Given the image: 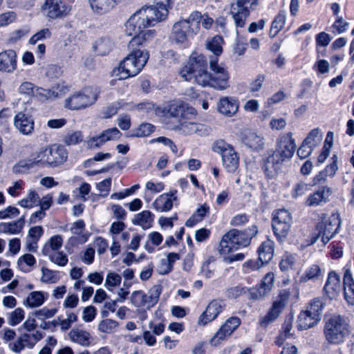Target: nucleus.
<instances>
[{
	"instance_id": "nucleus-1",
	"label": "nucleus",
	"mask_w": 354,
	"mask_h": 354,
	"mask_svg": "<svg viewBox=\"0 0 354 354\" xmlns=\"http://www.w3.org/2000/svg\"><path fill=\"white\" fill-rule=\"evenodd\" d=\"M168 15L167 4L157 3L156 6H147L136 12L125 24V32L133 36L128 44L130 50H142L156 35L154 30L144 31L164 20Z\"/></svg>"
},
{
	"instance_id": "nucleus-2",
	"label": "nucleus",
	"mask_w": 354,
	"mask_h": 354,
	"mask_svg": "<svg viewBox=\"0 0 354 354\" xmlns=\"http://www.w3.org/2000/svg\"><path fill=\"white\" fill-rule=\"evenodd\" d=\"M292 136V133H288L279 137L276 150L265 160L263 170L268 177L274 178L281 169L283 162L294 155L296 144Z\"/></svg>"
},
{
	"instance_id": "nucleus-3",
	"label": "nucleus",
	"mask_w": 354,
	"mask_h": 354,
	"mask_svg": "<svg viewBox=\"0 0 354 354\" xmlns=\"http://www.w3.org/2000/svg\"><path fill=\"white\" fill-rule=\"evenodd\" d=\"M181 77L186 81L196 83L203 87H212L211 74L207 71V60L201 54L193 53L180 71Z\"/></svg>"
},
{
	"instance_id": "nucleus-4",
	"label": "nucleus",
	"mask_w": 354,
	"mask_h": 354,
	"mask_svg": "<svg viewBox=\"0 0 354 354\" xmlns=\"http://www.w3.org/2000/svg\"><path fill=\"white\" fill-rule=\"evenodd\" d=\"M149 53L145 50H130V53L113 71V75L118 80H125L137 75L149 59Z\"/></svg>"
},
{
	"instance_id": "nucleus-5",
	"label": "nucleus",
	"mask_w": 354,
	"mask_h": 354,
	"mask_svg": "<svg viewBox=\"0 0 354 354\" xmlns=\"http://www.w3.org/2000/svg\"><path fill=\"white\" fill-rule=\"evenodd\" d=\"M257 232L256 225L243 231L232 229L223 236L218 250L221 254H227L234 250L246 247L250 243L252 237Z\"/></svg>"
},
{
	"instance_id": "nucleus-6",
	"label": "nucleus",
	"mask_w": 354,
	"mask_h": 354,
	"mask_svg": "<svg viewBox=\"0 0 354 354\" xmlns=\"http://www.w3.org/2000/svg\"><path fill=\"white\" fill-rule=\"evenodd\" d=\"M340 225L341 221L337 214H332L328 217L325 213L319 214L315 236L311 238V245L321 237L322 245L324 246L337 232Z\"/></svg>"
},
{
	"instance_id": "nucleus-7",
	"label": "nucleus",
	"mask_w": 354,
	"mask_h": 354,
	"mask_svg": "<svg viewBox=\"0 0 354 354\" xmlns=\"http://www.w3.org/2000/svg\"><path fill=\"white\" fill-rule=\"evenodd\" d=\"M200 15L193 12L186 19L175 23L172 28V38L176 43L187 44L199 31Z\"/></svg>"
},
{
	"instance_id": "nucleus-8",
	"label": "nucleus",
	"mask_w": 354,
	"mask_h": 354,
	"mask_svg": "<svg viewBox=\"0 0 354 354\" xmlns=\"http://www.w3.org/2000/svg\"><path fill=\"white\" fill-rule=\"evenodd\" d=\"M349 322L347 317L339 314H333L326 319L324 335L331 344L342 342L348 333Z\"/></svg>"
},
{
	"instance_id": "nucleus-9",
	"label": "nucleus",
	"mask_w": 354,
	"mask_h": 354,
	"mask_svg": "<svg viewBox=\"0 0 354 354\" xmlns=\"http://www.w3.org/2000/svg\"><path fill=\"white\" fill-rule=\"evenodd\" d=\"M259 4V0H234L230 4V13L236 28H244L251 11Z\"/></svg>"
},
{
	"instance_id": "nucleus-10",
	"label": "nucleus",
	"mask_w": 354,
	"mask_h": 354,
	"mask_svg": "<svg viewBox=\"0 0 354 354\" xmlns=\"http://www.w3.org/2000/svg\"><path fill=\"white\" fill-rule=\"evenodd\" d=\"M212 150L222 157L224 168L230 173H234L239 165V157L233 147L223 140L214 142Z\"/></svg>"
},
{
	"instance_id": "nucleus-11",
	"label": "nucleus",
	"mask_w": 354,
	"mask_h": 354,
	"mask_svg": "<svg viewBox=\"0 0 354 354\" xmlns=\"http://www.w3.org/2000/svg\"><path fill=\"white\" fill-rule=\"evenodd\" d=\"M97 94L95 90L88 87L77 92L65 100V107L70 110H80L86 108L95 102Z\"/></svg>"
},
{
	"instance_id": "nucleus-12",
	"label": "nucleus",
	"mask_w": 354,
	"mask_h": 354,
	"mask_svg": "<svg viewBox=\"0 0 354 354\" xmlns=\"http://www.w3.org/2000/svg\"><path fill=\"white\" fill-rule=\"evenodd\" d=\"M161 292L162 286L155 285L150 288L148 293H145L142 290L133 292L131 301L135 307L149 310L157 304Z\"/></svg>"
},
{
	"instance_id": "nucleus-13",
	"label": "nucleus",
	"mask_w": 354,
	"mask_h": 354,
	"mask_svg": "<svg viewBox=\"0 0 354 354\" xmlns=\"http://www.w3.org/2000/svg\"><path fill=\"white\" fill-rule=\"evenodd\" d=\"M292 224L290 212L281 209L274 211L272 217V229L277 239L282 241L288 234Z\"/></svg>"
},
{
	"instance_id": "nucleus-14",
	"label": "nucleus",
	"mask_w": 354,
	"mask_h": 354,
	"mask_svg": "<svg viewBox=\"0 0 354 354\" xmlns=\"http://www.w3.org/2000/svg\"><path fill=\"white\" fill-rule=\"evenodd\" d=\"M289 297L290 292L288 290H282L280 291L278 298L273 302L267 315L259 320L261 326L266 328L270 323L274 321L280 315Z\"/></svg>"
},
{
	"instance_id": "nucleus-15",
	"label": "nucleus",
	"mask_w": 354,
	"mask_h": 354,
	"mask_svg": "<svg viewBox=\"0 0 354 354\" xmlns=\"http://www.w3.org/2000/svg\"><path fill=\"white\" fill-rule=\"evenodd\" d=\"M42 9L48 17L57 19L68 15L71 8L62 0H46Z\"/></svg>"
},
{
	"instance_id": "nucleus-16",
	"label": "nucleus",
	"mask_w": 354,
	"mask_h": 354,
	"mask_svg": "<svg viewBox=\"0 0 354 354\" xmlns=\"http://www.w3.org/2000/svg\"><path fill=\"white\" fill-rule=\"evenodd\" d=\"M47 167H56L67 159L66 149L60 145H53L45 148Z\"/></svg>"
},
{
	"instance_id": "nucleus-17",
	"label": "nucleus",
	"mask_w": 354,
	"mask_h": 354,
	"mask_svg": "<svg viewBox=\"0 0 354 354\" xmlns=\"http://www.w3.org/2000/svg\"><path fill=\"white\" fill-rule=\"evenodd\" d=\"M240 324L241 319L239 317H232L229 318L211 339V344L214 346L217 345L219 344L220 341L230 336Z\"/></svg>"
},
{
	"instance_id": "nucleus-18",
	"label": "nucleus",
	"mask_w": 354,
	"mask_h": 354,
	"mask_svg": "<svg viewBox=\"0 0 354 354\" xmlns=\"http://www.w3.org/2000/svg\"><path fill=\"white\" fill-rule=\"evenodd\" d=\"M177 190L173 189L168 193L160 195L153 203V207L158 212H164L170 211L174 204H177Z\"/></svg>"
},
{
	"instance_id": "nucleus-19",
	"label": "nucleus",
	"mask_w": 354,
	"mask_h": 354,
	"mask_svg": "<svg viewBox=\"0 0 354 354\" xmlns=\"http://www.w3.org/2000/svg\"><path fill=\"white\" fill-rule=\"evenodd\" d=\"M176 129L179 133L185 136L196 134L198 136H203L209 133V128L205 124L192 121L181 122L176 127Z\"/></svg>"
},
{
	"instance_id": "nucleus-20",
	"label": "nucleus",
	"mask_w": 354,
	"mask_h": 354,
	"mask_svg": "<svg viewBox=\"0 0 354 354\" xmlns=\"http://www.w3.org/2000/svg\"><path fill=\"white\" fill-rule=\"evenodd\" d=\"M224 307L221 300L214 299L206 307L205 310L199 317L198 324L205 326L217 317Z\"/></svg>"
},
{
	"instance_id": "nucleus-21",
	"label": "nucleus",
	"mask_w": 354,
	"mask_h": 354,
	"mask_svg": "<svg viewBox=\"0 0 354 354\" xmlns=\"http://www.w3.org/2000/svg\"><path fill=\"white\" fill-rule=\"evenodd\" d=\"M17 66V55L14 50L0 53V72L12 73Z\"/></svg>"
},
{
	"instance_id": "nucleus-22",
	"label": "nucleus",
	"mask_w": 354,
	"mask_h": 354,
	"mask_svg": "<svg viewBox=\"0 0 354 354\" xmlns=\"http://www.w3.org/2000/svg\"><path fill=\"white\" fill-rule=\"evenodd\" d=\"M211 71L212 88L222 91L230 86V75L224 67L216 68Z\"/></svg>"
},
{
	"instance_id": "nucleus-23",
	"label": "nucleus",
	"mask_w": 354,
	"mask_h": 354,
	"mask_svg": "<svg viewBox=\"0 0 354 354\" xmlns=\"http://www.w3.org/2000/svg\"><path fill=\"white\" fill-rule=\"evenodd\" d=\"M14 125L23 135H29L34 129L33 120L30 115L23 112H19L15 115Z\"/></svg>"
},
{
	"instance_id": "nucleus-24",
	"label": "nucleus",
	"mask_w": 354,
	"mask_h": 354,
	"mask_svg": "<svg viewBox=\"0 0 354 354\" xmlns=\"http://www.w3.org/2000/svg\"><path fill=\"white\" fill-rule=\"evenodd\" d=\"M242 142L248 148L259 151L263 149L265 142L261 134L253 131H246L242 138Z\"/></svg>"
},
{
	"instance_id": "nucleus-25",
	"label": "nucleus",
	"mask_w": 354,
	"mask_h": 354,
	"mask_svg": "<svg viewBox=\"0 0 354 354\" xmlns=\"http://www.w3.org/2000/svg\"><path fill=\"white\" fill-rule=\"evenodd\" d=\"M344 299L350 306L354 305V279L351 270L346 268L343 278Z\"/></svg>"
},
{
	"instance_id": "nucleus-26",
	"label": "nucleus",
	"mask_w": 354,
	"mask_h": 354,
	"mask_svg": "<svg viewBox=\"0 0 354 354\" xmlns=\"http://www.w3.org/2000/svg\"><path fill=\"white\" fill-rule=\"evenodd\" d=\"M274 274L269 272L263 277L257 289L250 292V296L254 299L265 297L272 288L274 283Z\"/></svg>"
},
{
	"instance_id": "nucleus-27",
	"label": "nucleus",
	"mask_w": 354,
	"mask_h": 354,
	"mask_svg": "<svg viewBox=\"0 0 354 354\" xmlns=\"http://www.w3.org/2000/svg\"><path fill=\"white\" fill-rule=\"evenodd\" d=\"M239 104L236 100L225 97L220 100L218 104V111L226 116L231 117L238 111Z\"/></svg>"
},
{
	"instance_id": "nucleus-28",
	"label": "nucleus",
	"mask_w": 354,
	"mask_h": 354,
	"mask_svg": "<svg viewBox=\"0 0 354 354\" xmlns=\"http://www.w3.org/2000/svg\"><path fill=\"white\" fill-rule=\"evenodd\" d=\"M332 194V190L327 186L318 187L311 194V205H322L326 203Z\"/></svg>"
},
{
	"instance_id": "nucleus-29",
	"label": "nucleus",
	"mask_w": 354,
	"mask_h": 354,
	"mask_svg": "<svg viewBox=\"0 0 354 354\" xmlns=\"http://www.w3.org/2000/svg\"><path fill=\"white\" fill-rule=\"evenodd\" d=\"M120 0H88L92 10L98 15L107 13Z\"/></svg>"
},
{
	"instance_id": "nucleus-30",
	"label": "nucleus",
	"mask_w": 354,
	"mask_h": 354,
	"mask_svg": "<svg viewBox=\"0 0 354 354\" xmlns=\"http://www.w3.org/2000/svg\"><path fill=\"white\" fill-rule=\"evenodd\" d=\"M258 253L261 265L268 263L274 255V242L269 239L263 241L258 249Z\"/></svg>"
},
{
	"instance_id": "nucleus-31",
	"label": "nucleus",
	"mask_w": 354,
	"mask_h": 354,
	"mask_svg": "<svg viewBox=\"0 0 354 354\" xmlns=\"http://www.w3.org/2000/svg\"><path fill=\"white\" fill-rule=\"evenodd\" d=\"M324 290L330 297H335L339 292L341 290V280L339 276L336 272H329Z\"/></svg>"
},
{
	"instance_id": "nucleus-32",
	"label": "nucleus",
	"mask_w": 354,
	"mask_h": 354,
	"mask_svg": "<svg viewBox=\"0 0 354 354\" xmlns=\"http://www.w3.org/2000/svg\"><path fill=\"white\" fill-rule=\"evenodd\" d=\"M70 339L82 346H88L91 344V335L88 332L79 329H72L68 333Z\"/></svg>"
},
{
	"instance_id": "nucleus-33",
	"label": "nucleus",
	"mask_w": 354,
	"mask_h": 354,
	"mask_svg": "<svg viewBox=\"0 0 354 354\" xmlns=\"http://www.w3.org/2000/svg\"><path fill=\"white\" fill-rule=\"evenodd\" d=\"M24 225L25 216H22L17 221L1 223L0 227L3 233L17 234L22 231Z\"/></svg>"
},
{
	"instance_id": "nucleus-34",
	"label": "nucleus",
	"mask_w": 354,
	"mask_h": 354,
	"mask_svg": "<svg viewBox=\"0 0 354 354\" xmlns=\"http://www.w3.org/2000/svg\"><path fill=\"white\" fill-rule=\"evenodd\" d=\"M153 221V215L149 210H145L135 215L132 220L134 225L142 227V229L147 230L151 227Z\"/></svg>"
},
{
	"instance_id": "nucleus-35",
	"label": "nucleus",
	"mask_w": 354,
	"mask_h": 354,
	"mask_svg": "<svg viewBox=\"0 0 354 354\" xmlns=\"http://www.w3.org/2000/svg\"><path fill=\"white\" fill-rule=\"evenodd\" d=\"M155 126L150 123H142L137 128L127 133V138H142L150 136L155 131Z\"/></svg>"
},
{
	"instance_id": "nucleus-36",
	"label": "nucleus",
	"mask_w": 354,
	"mask_h": 354,
	"mask_svg": "<svg viewBox=\"0 0 354 354\" xmlns=\"http://www.w3.org/2000/svg\"><path fill=\"white\" fill-rule=\"evenodd\" d=\"M113 46L114 43L109 37H103L95 41L93 48L97 55L104 56L108 54Z\"/></svg>"
},
{
	"instance_id": "nucleus-37",
	"label": "nucleus",
	"mask_w": 354,
	"mask_h": 354,
	"mask_svg": "<svg viewBox=\"0 0 354 354\" xmlns=\"http://www.w3.org/2000/svg\"><path fill=\"white\" fill-rule=\"evenodd\" d=\"M46 299L43 292L33 291L24 300L23 304L29 308H36L41 306Z\"/></svg>"
},
{
	"instance_id": "nucleus-38",
	"label": "nucleus",
	"mask_w": 354,
	"mask_h": 354,
	"mask_svg": "<svg viewBox=\"0 0 354 354\" xmlns=\"http://www.w3.org/2000/svg\"><path fill=\"white\" fill-rule=\"evenodd\" d=\"M63 244V238L61 235H55L51 236L48 242L44 245L42 249V254H49L53 251L59 250Z\"/></svg>"
},
{
	"instance_id": "nucleus-39",
	"label": "nucleus",
	"mask_w": 354,
	"mask_h": 354,
	"mask_svg": "<svg viewBox=\"0 0 354 354\" xmlns=\"http://www.w3.org/2000/svg\"><path fill=\"white\" fill-rule=\"evenodd\" d=\"M333 145V133L332 131H329L327 133L324 146L322 149V151L319 155L317 157V162L318 164L323 163L326 158L328 157L330 149Z\"/></svg>"
},
{
	"instance_id": "nucleus-40",
	"label": "nucleus",
	"mask_w": 354,
	"mask_h": 354,
	"mask_svg": "<svg viewBox=\"0 0 354 354\" xmlns=\"http://www.w3.org/2000/svg\"><path fill=\"white\" fill-rule=\"evenodd\" d=\"M324 303L319 299H315L311 303V327L322 319Z\"/></svg>"
},
{
	"instance_id": "nucleus-41",
	"label": "nucleus",
	"mask_w": 354,
	"mask_h": 354,
	"mask_svg": "<svg viewBox=\"0 0 354 354\" xmlns=\"http://www.w3.org/2000/svg\"><path fill=\"white\" fill-rule=\"evenodd\" d=\"M286 22V14L284 11H280L272 22L270 36L274 37L283 28Z\"/></svg>"
},
{
	"instance_id": "nucleus-42",
	"label": "nucleus",
	"mask_w": 354,
	"mask_h": 354,
	"mask_svg": "<svg viewBox=\"0 0 354 354\" xmlns=\"http://www.w3.org/2000/svg\"><path fill=\"white\" fill-rule=\"evenodd\" d=\"M41 281L45 283H55L59 281L61 277L59 272L53 270L46 267H42Z\"/></svg>"
},
{
	"instance_id": "nucleus-43",
	"label": "nucleus",
	"mask_w": 354,
	"mask_h": 354,
	"mask_svg": "<svg viewBox=\"0 0 354 354\" xmlns=\"http://www.w3.org/2000/svg\"><path fill=\"white\" fill-rule=\"evenodd\" d=\"M39 196L35 190H30L27 196L18 202V204L25 208H32L38 205Z\"/></svg>"
},
{
	"instance_id": "nucleus-44",
	"label": "nucleus",
	"mask_w": 354,
	"mask_h": 354,
	"mask_svg": "<svg viewBox=\"0 0 354 354\" xmlns=\"http://www.w3.org/2000/svg\"><path fill=\"white\" fill-rule=\"evenodd\" d=\"M223 39L221 36L216 35L206 44L207 48L216 55H221L223 52Z\"/></svg>"
},
{
	"instance_id": "nucleus-45",
	"label": "nucleus",
	"mask_w": 354,
	"mask_h": 354,
	"mask_svg": "<svg viewBox=\"0 0 354 354\" xmlns=\"http://www.w3.org/2000/svg\"><path fill=\"white\" fill-rule=\"evenodd\" d=\"M292 322L290 320L286 321L282 326V330L277 337L275 343L277 346H281L287 338L292 337L293 334L291 333Z\"/></svg>"
},
{
	"instance_id": "nucleus-46",
	"label": "nucleus",
	"mask_w": 354,
	"mask_h": 354,
	"mask_svg": "<svg viewBox=\"0 0 354 354\" xmlns=\"http://www.w3.org/2000/svg\"><path fill=\"white\" fill-rule=\"evenodd\" d=\"M118 326L119 324L117 321L106 319L99 323L97 328L102 333L110 334L114 333Z\"/></svg>"
},
{
	"instance_id": "nucleus-47",
	"label": "nucleus",
	"mask_w": 354,
	"mask_h": 354,
	"mask_svg": "<svg viewBox=\"0 0 354 354\" xmlns=\"http://www.w3.org/2000/svg\"><path fill=\"white\" fill-rule=\"evenodd\" d=\"M44 256L48 257L49 260L52 263H53L60 267H64V266H66L68 262V259L67 255L65 253H64V252H62V251L51 252V253H49V254H44Z\"/></svg>"
},
{
	"instance_id": "nucleus-48",
	"label": "nucleus",
	"mask_w": 354,
	"mask_h": 354,
	"mask_svg": "<svg viewBox=\"0 0 354 354\" xmlns=\"http://www.w3.org/2000/svg\"><path fill=\"white\" fill-rule=\"evenodd\" d=\"M330 39H331L330 35L325 32H322L316 35L315 41L317 48L318 57H319V54L324 55V53L325 52V50H321L319 48L326 47L330 43Z\"/></svg>"
},
{
	"instance_id": "nucleus-49",
	"label": "nucleus",
	"mask_w": 354,
	"mask_h": 354,
	"mask_svg": "<svg viewBox=\"0 0 354 354\" xmlns=\"http://www.w3.org/2000/svg\"><path fill=\"white\" fill-rule=\"evenodd\" d=\"M122 278L120 274L114 272H109L106 277L104 286L109 290L113 288L118 286L121 283Z\"/></svg>"
},
{
	"instance_id": "nucleus-50",
	"label": "nucleus",
	"mask_w": 354,
	"mask_h": 354,
	"mask_svg": "<svg viewBox=\"0 0 354 354\" xmlns=\"http://www.w3.org/2000/svg\"><path fill=\"white\" fill-rule=\"evenodd\" d=\"M35 97L39 98L41 100L55 99L58 97V92L53 89L36 87Z\"/></svg>"
},
{
	"instance_id": "nucleus-51",
	"label": "nucleus",
	"mask_w": 354,
	"mask_h": 354,
	"mask_svg": "<svg viewBox=\"0 0 354 354\" xmlns=\"http://www.w3.org/2000/svg\"><path fill=\"white\" fill-rule=\"evenodd\" d=\"M24 318V310L17 308L8 315V322L11 326H16Z\"/></svg>"
},
{
	"instance_id": "nucleus-52",
	"label": "nucleus",
	"mask_w": 354,
	"mask_h": 354,
	"mask_svg": "<svg viewBox=\"0 0 354 354\" xmlns=\"http://www.w3.org/2000/svg\"><path fill=\"white\" fill-rule=\"evenodd\" d=\"M17 263L20 269L26 271L27 267L33 266L36 263V260L33 255L26 254L18 259Z\"/></svg>"
},
{
	"instance_id": "nucleus-53",
	"label": "nucleus",
	"mask_w": 354,
	"mask_h": 354,
	"mask_svg": "<svg viewBox=\"0 0 354 354\" xmlns=\"http://www.w3.org/2000/svg\"><path fill=\"white\" fill-rule=\"evenodd\" d=\"M249 291L246 287L240 286L229 288L225 291L226 297L229 299H236Z\"/></svg>"
},
{
	"instance_id": "nucleus-54",
	"label": "nucleus",
	"mask_w": 354,
	"mask_h": 354,
	"mask_svg": "<svg viewBox=\"0 0 354 354\" xmlns=\"http://www.w3.org/2000/svg\"><path fill=\"white\" fill-rule=\"evenodd\" d=\"M310 311L308 310L300 313L297 319V328L299 330H307L310 328Z\"/></svg>"
},
{
	"instance_id": "nucleus-55",
	"label": "nucleus",
	"mask_w": 354,
	"mask_h": 354,
	"mask_svg": "<svg viewBox=\"0 0 354 354\" xmlns=\"http://www.w3.org/2000/svg\"><path fill=\"white\" fill-rule=\"evenodd\" d=\"M156 142L161 143L165 146L169 147L174 154H176L178 153V148L176 145L170 138L164 136H160L156 138H153L149 141V143L151 145Z\"/></svg>"
},
{
	"instance_id": "nucleus-56",
	"label": "nucleus",
	"mask_w": 354,
	"mask_h": 354,
	"mask_svg": "<svg viewBox=\"0 0 354 354\" xmlns=\"http://www.w3.org/2000/svg\"><path fill=\"white\" fill-rule=\"evenodd\" d=\"M46 160L45 149H43L32 154L30 161L33 166L39 165L41 167H47V162Z\"/></svg>"
},
{
	"instance_id": "nucleus-57",
	"label": "nucleus",
	"mask_w": 354,
	"mask_h": 354,
	"mask_svg": "<svg viewBox=\"0 0 354 354\" xmlns=\"http://www.w3.org/2000/svg\"><path fill=\"white\" fill-rule=\"evenodd\" d=\"M83 140V136L81 131H74L68 133L64 138V142L68 145H76Z\"/></svg>"
},
{
	"instance_id": "nucleus-58",
	"label": "nucleus",
	"mask_w": 354,
	"mask_h": 354,
	"mask_svg": "<svg viewBox=\"0 0 354 354\" xmlns=\"http://www.w3.org/2000/svg\"><path fill=\"white\" fill-rule=\"evenodd\" d=\"M313 68L319 75L326 74L329 72L330 64L327 60L319 59L315 63Z\"/></svg>"
},
{
	"instance_id": "nucleus-59",
	"label": "nucleus",
	"mask_w": 354,
	"mask_h": 354,
	"mask_svg": "<svg viewBox=\"0 0 354 354\" xmlns=\"http://www.w3.org/2000/svg\"><path fill=\"white\" fill-rule=\"evenodd\" d=\"M124 106V103L122 102H117L107 106L103 112V116L105 118H110L113 115H115L118 111L122 109Z\"/></svg>"
},
{
	"instance_id": "nucleus-60",
	"label": "nucleus",
	"mask_w": 354,
	"mask_h": 354,
	"mask_svg": "<svg viewBox=\"0 0 354 354\" xmlns=\"http://www.w3.org/2000/svg\"><path fill=\"white\" fill-rule=\"evenodd\" d=\"M102 137L103 140H105V142L111 140H115L119 139L122 135L120 131L115 127L106 129L102 133Z\"/></svg>"
},
{
	"instance_id": "nucleus-61",
	"label": "nucleus",
	"mask_w": 354,
	"mask_h": 354,
	"mask_svg": "<svg viewBox=\"0 0 354 354\" xmlns=\"http://www.w3.org/2000/svg\"><path fill=\"white\" fill-rule=\"evenodd\" d=\"M19 214V210L12 206H8L0 211V219L12 218Z\"/></svg>"
},
{
	"instance_id": "nucleus-62",
	"label": "nucleus",
	"mask_w": 354,
	"mask_h": 354,
	"mask_svg": "<svg viewBox=\"0 0 354 354\" xmlns=\"http://www.w3.org/2000/svg\"><path fill=\"white\" fill-rule=\"evenodd\" d=\"M308 138L309 136L305 138L302 145L297 150V156L301 160L307 158L310 156V145L308 142Z\"/></svg>"
},
{
	"instance_id": "nucleus-63",
	"label": "nucleus",
	"mask_w": 354,
	"mask_h": 354,
	"mask_svg": "<svg viewBox=\"0 0 354 354\" xmlns=\"http://www.w3.org/2000/svg\"><path fill=\"white\" fill-rule=\"evenodd\" d=\"M295 263V257L291 254H285L280 261L279 267L282 271H286L292 268Z\"/></svg>"
},
{
	"instance_id": "nucleus-64",
	"label": "nucleus",
	"mask_w": 354,
	"mask_h": 354,
	"mask_svg": "<svg viewBox=\"0 0 354 354\" xmlns=\"http://www.w3.org/2000/svg\"><path fill=\"white\" fill-rule=\"evenodd\" d=\"M50 35L51 34L48 28H44L32 35L29 40V43L30 44H35L39 40L45 38H49Z\"/></svg>"
}]
</instances>
